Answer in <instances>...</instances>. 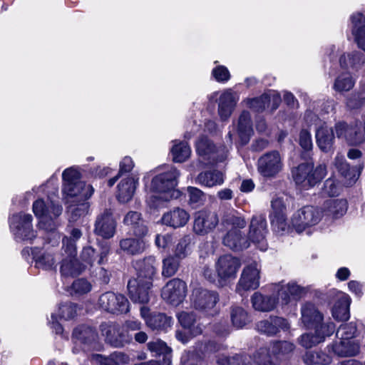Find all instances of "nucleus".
Listing matches in <instances>:
<instances>
[{"instance_id": "obj_39", "label": "nucleus", "mask_w": 365, "mask_h": 365, "mask_svg": "<svg viewBox=\"0 0 365 365\" xmlns=\"http://www.w3.org/2000/svg\"><path fill=\"white\" fill-rule=\"evenodd\" d=\"M123 222L125 225L130 227L133 235L136 237H144L148 233L147 226L140 218V215L137 212H128L124 217Z\"/></svg>"}, {"instance_id": "obj_19", "label": "nucleus", "mask_w": 365, "mask_h": 365, "mask_svg": "<svg viewBox=\"0 0 365 365\" xmlns=\"http://www.w3.org/2000/svg\"><path fill=\"white\" fill-rule=\"evenodd\" d=\"M218 222L219 219L215 212L200 210L194 216L193 232L197 235H206L215 229Z\"/></svg>"}, {"instance_id": "obj_62", "label": "nucleus", "mask_w": 365, "mask_h": 365, "mask_svg": "<svg viewBox=\"0 0 365 365\" xmlns=\"http://www.w3.org/2000/svg\"><path fill=\"white\" fill-rule=\"evenodd\" d=\"M77 314V307L71 302L61 304L58 309V315L60 319L69 320L73 319Z\"/></svg>"}, {"instance_id": "obj_44", "label": "nucleus", "mask_w": 365, "mask_h": 365, "mask_svg": "<svg viewBox=\"0 0 365 365\" xmlns=\"http://www.w3.org/2000/svg\"><path fill=\"white\" fill-rule=\"evenodd\" d=\"M322 213L334 218H338L345 214L347 210L346 201L344 199H329L323 205Z\"/></svg>"}, {"instance_id": "obj_37", "label": "nucleus", "mask_w": 365, "mask_h": 365, "mask_svg": "<svg viewBox=\"0 0 365 365\" xmlns=\"http://www.w3.org/2000/svg\"><path fill=\"white\" fill-rule=\"evenodd\" d=\"M109 253V247L106 245L103 246L99 252H97L93 247H84L81 252V259L88 264L93 266L96 262L98 264H102L107 260V256Z\"/></svg>"}, {"instance_id": "obj_56", "label": "nucleus", "mask_w": 365, "mask_h": 365, "mask_svg": "<svg viewBox=\"0 0 365 365\" xmlns=\"http://www.w3.org/2000/svg\"><path fill=\"white\" fill-rule=\"evenodd\" d=\"M355 84V80L350 73H342L335 79L334 89L338 92L350 91Z\"/></svg>"}, {"instance_id": "obj_48", "label": "nucleus", "mask_w": 365, "mask_h": 365, "mask_svg": "<svg viewBox=\"0 0 365 365\" xmlns=\"http://www.w3.org/2000/svg\"><path fill=\"white\" fill-rule=\"evenodd\" d=\"M90 205L83 199L77 203L71 204L68 207L67 213L69 222H76L88 214Z\"/></svg>"}, {"instance_id": "obj_27", "label": "nucleus", "mask_w": 365, "mask_h": 365, "mask_svg": "<svg viewBox=\"0 0 365 365\" xmlns=\"http://www.w3.org/2000/svg\"><path fill=\"white\" fill-rule=\"evenodd\" d=\"M221 346L217 344L214 341H208L205 343H199L195 347V353L187 352L182 354L181 358L182 365H197L195 364V355L198 358H202L210 354L212 352L217 351L220 349Z\"/></svg>"}, {"instance_id": "obj_43", "label": "nucleus", "mask_w": 365, "mask_h": 365, "mask_svg": "<svg viewBox=\"0 0 365 365\" xmlns=\"http://www.w3.org/2000/svg\"><path fill=\"white\" fill-rule=\"evenodd\" d=\"M195 182L207 187L220 185L224 182L223 173L217 170L201 172L197 176Z\"/></svg>"}, {"instance_id": "obj_8", "label": "nucleus", "mask_w": 365, "mask_h": 365, "mask_svg": "<svg viewBox=\"0 0 365 365\" xmlns=\"http://www.w3.org/2000/svg\"><path fill=\"white\" fill-rule=\"evenodd\" d=\"M240 265V259L230 255H225L219 257L215 264L217 284L225 286L230 280L234 279Z\"/></svg>"}, {"instance_id": "obj_57", "label": "nucleus", "mask_w": 365, "mask_h": 365, "mask_svg": "<svg viewBox=\"0 0 365 365\" xmlns=\"http://www.w3.org/2000/svg\"><path fill=\"white\" fill-rule=\"evenodd\" d=\"M230 317L233 326L237 329L242 328L250 322L247 312L242 307H233Z\"/></svg>"}, {"instance_id": "obj_29", "label": "nucleus", "mask_w": 365, "mask_h": 365, "mask_svg": "<svg viewBox=\"0 0 365 365\" xmlns=\"http://www.w3.org/2000/svg\"><path fill=\"white\" fill-rule=\"evenodd\" d=\"M190 220V214L180 207H175L164 213L161 221L165 225L179 228L184 227Z\"/></svg>"}, {"instance_id": "obj_31", "label": "nucleus", "mask_w": 365, "mask_h": 365, "mask_svg": "<svg viewBox=\"0 0 365 365\" xmlns=\"http://www.w3.org/2000/svg\"><path fill=\"white\" fill-rule=\"evenodd\" d=\"M223 244L234 251H241L250 247L249 240L242 235L241 230H229L223 237Z\"/></svg>"}, {"instance_id": "obj_33", "label": "nucleus", "mask_w": 365, "mask_h": 365, "mask_svg": "<svg viewBox=\"0 0 365 365\" xmlns=\"http://www.w3.org/2000/svg\"><path fill=\"white\" fill-rule=\"evenodd\" d=\"M138 185V180L133 177L123 178L118 184L117 198L123 203L130 201L135 193Z\"/></svg>"}, {"instance_id": "obj_41", "label": "nucleus", "mask_w": 365, "mask_h": 365, "mask_svg": "<svg viewBox=\"0 0 365 365\" xmlns=\"http://www.w3.org/2000/svg\"><path fill=\"white\" fill-rule=\"evenodd\" d=\"M36 266L43 269H53L56 267V257L51 250L32 251Z\"/></svg>"}, {"instance_id": "obj_22", "label": "nucleus", "mask_w": 365, "mask_h": 365, "mask_svg": "<svg viewBox=\"0 0 365 365\" xmlns=\"http://www.w3.org/2000/svg\"><path fill=\"white\" fill-rule=\"evenodd\" d=\"M116 230V222L113 219L110 210H106L98 215L94 232L105 239H109L114 236Z\"/></svg>"}, {"instance_id": "obj_54", "label": "nucleus", "mask_w": 365, "mask_h": 365, "mask_svg": "<svg viewBox=\"0 0 365 365\" xmlns=\"http://www.w3.org/2000/svg\"><path fill=\"white\" fill-rule=\"evenodd\" d=\"M294 344L283 341H274L269 344V349L273 356L277 358H282L292 353L294 349Z\"/></svg>"}, {"instance_id": "obj_46", "label": "nucleus", "mask_w": 365, "mask_h": 365, "mask_svg": "<svg viewBox=\"0 0 365 365\" xmlns=\"http://www.w3.org/2000/svg\"><path fill=\"white\" fill-rule=\"evenodd\" d=\"M96 339L97 334L95 330L84 325L76 328L73 333V339L75 341V343L80 342L94 347Z\"/></svg>"}, {"instance_id": "obj_36", "label": "nucleus", "mask_w": 365, "mask_h": 365, "mask_svg": "<svg viewBox=\"0 0 365 365\" xmlns=\"http://www.w3.org/2000/svg\"><path fill=\"white\" fill-rule=\"evenodd\" d=\"M237 132L242 145H245L250 141L253 135V128L249 112L242 111L240 114L237 122Z\"/></svg>"}, {"instance_id": "obj_52", "label": "nucleus", "mask_w": 365, "mask_h": 365, "mask_svg": "<svg viewBox=\"0 0 365 365\" xmlns=\"http://www.w3.org/2000/svg\"><path fill=\"white\" fill-rule=\"evenodd\" d=\"M331 361V357L322 351H307L303 356V361L307 365H327Z\"/></svg>"}, {"instance_id": "obj_1", "label": "nucleus", "mask_w": 365, "mask_h": 365, "mask_svg": "<svg viewBox=\"0 0 365 365\" xmlns=\"http://www.w3.org/2000/svg\"><path fill=\"white\" fill-rule=\"evenodd\" d=\"M179 176L180 172L175 168L169 167L153 178L146 200L150 208H160L180 196V191L175 189Z\"/></svg>"}, {"instance_id": "obj_49", "label": "nucleus", "mask_w": 365, "mask_h": 365, "mask_svg": "<svg viewBox=\"0 0 365 365\" xmlns=\"http://www.w3.org/2000/svg\"><path fill=\"white\" fill-rule=\"evenodd\" d=\"M170 150L173 160L175 163H183L191 154V149L186 142L174 140Z\"/></svg>"}, {"instance_id": "obj_25", "label": "nucleus", "mask_w": 365, "mask_h": 365, "mask_svg": "<svg viewBox=\"0 0 365 365\" xmlns=\"http://www.w3.org/2000/svg\"><path fill=\"white\" fill-rule=\"evenodd\" d=\"M258 331L264 334L272 336L277 334L281 330L289 329V324L287 319L277 317L270 316L269 319L262 320L256 324Z\"/></svg>"}, {"instance_id": "obj_9", "label": "nucleus", "mask_w": 365, "mask_h": 365, "mask_svg": "<svg viewBox=\"0 0 365 365\" xmlns=\"http://www.w3.org/2000/svg\"><path fill=\"white\" fill-rule=\"evenodd\" d=\"M361 123L349 126L344 122L335 124L334 128L337 138H344L349 145H356L365 141V115L361 117Z\"/></svg>"}, {"instance_id": "obj_13", "label": "nucleus", "mask_w": 365, "mask_h": 365, "mask_svg": "<svg viewBox=\"0 0 365 365\" xmlns=\"http://www.w3.org/2000/svg\"><path fill=\"white\" fill-rule=\"evenodd\" d=\"M140 315L146 326L157 333L168 331L173 324L172 317L161 312H150V309L145 306L141 307Z\"/></svg>"}, {"instance_id": "obj_28", "label": "nucleus", "mask_w": 365, "mask_h": 365, "mask_svg": "<svg viewBox=\"0 0 365 365\" xmlns=\"http://www.w3.org/2000/svg\"><path fill=\"white\" fill-rule=\"evenodd\" d=\"M156 262L154 257H150L143 260H138L133 263V267L137 272V278L132 280H136L138 282H145V281H151L156 274Z\"/></svg>"}, {"instance_id": "obj_55", "label": "nucleus", "mask_w": 365, "mask_h": 365, "mask_svg": "<svg viewBox=\"0 0 365 365\" xmlns=\"http://www.w3.org/2000/svg\"><path fill=\"white\" fill-rule=\"evenodd\" d=\"M102 334L106 336V340L114 346H122L125 339L122 335L118 334V330L114 325H103Z\"/></svg>"}, {"instance_id": "obj_6", "label": "nucleus", "mask_w": 365, "mask_h": 365, "mask_svg": "<svg viewBox=\"0 0 365 365\" xmlns=\"http://www.w3.org/2000/svg\"><path fill=\"white\" fill-rule=\"evenodd\" d=\"M322 217V211L314 206H304L297 210L292 217L294 230L301 233L307 228L316 225Z\"/></svg>"}, {"instance_id": "obj_24", "label": "nucleus", "mask_w": 365, "mask_h": 365, "mask_svg": "<svg viewBox=\"0 0 365 365\" xmlns=\"http://www.w3.org/2000/svg\"><path fill=\"white\" fill-rule=\"evenodd\" d=\"M153 286L151 281L138 282L136 280H129L128 283V294L134 303L147 304L150 300V289Z\"/></svg>"}, {"instance_id": "obj_2", "label": "nucleus", "mask_w": 365, "mask_h": 365, "mask_svg": "<svg viewBox=\"0 0 365 365\" xmlns=\"http://www.w3.org/2000/svg\"><path fill=\"white\" fill-rule=\"evenodd\" d=\"M57 181L56 176H51L45 185L46 187H53L51 193L48 194L46 200L38 199L33 204V212L39 220V227L50 232L54 231L58 226L56 220L61 215L63 210L62 206L57 200Z\"/></svg>"}, {"instance_id": "obj_20", "label": "nucleus", "mask_w": 365, "mask_h": 365, "mask_svg": "<svg viewBox=\"0 0 365 365\" xmlns=\"http://www.w3.org/2000/svg\"><path fill=\"white\" fill-rule=\"evenodd\" d=\"M197 154L204 159L212 160L213 162H221L227 158L228 150L225 147L217 149L205 136H201L195 143Z\"/></svg>"}, {"instance_id": "obj_4", "label": "nucleus", "mask_w": 365, "mask_h": 365, "mask_svg": "<svg viewBox=\"0 0 365 365\" xmlns=\"http://www.w3.org/2000/svg\"><path fill=\"white\" fill-rule=\"evenodd\" d=\"M292 178L296 185L301 189L308 190L313 187L327 175L325 165H319L316 168L311 163L299 164L292 170Z\"/></svg>"}, {"instance_id": "obj_47", "label": "nucleus", "mask_w": 365, "mask_h": 365, "mask_svg": "<svg viewBox=\"0 0 365 365\" xmlns=\"http://www.w3.org/2000/svg\"><path fill=\"white\" fill-rule=\"evenodd\" d=\"M138 238H125L120 241V247L122 250L128 254L138 255L142 253L146 247V241L143 237Z\"/></svg>"}, {"instance_id": "obj_59", "label": "nucleus", "mask_w": 365, "mask_h": 365, "mask_svg": "<svg viewBox=\"0 0 365 365\" xmlns=\"http://www.w3.org/2000/svg\"><path fill=\"white\" fill-rule=\"evenodd\" d=\"M242 103L254 111L262 112L268 106L267 93H264L258 98L245 99L242 101Z\"/></svg>"}, {"instance_id": "obj_35", "label": "nucleus", "mask_w": 365, "mask_h": 365, "mask_svg": "<svg viewBox=\"0 0 365 365\" xmlns=\"http://www.w3.org/2000/svg\"><path fill=\"white\" fill-rule=\"evenodd\" d=\"M351 298L344 292H339L337 300L332 309L333 317L339 321H345L349 318V306Z\"/></svg>"}, {"instance_id": "obj_18", "label": "nucleus", "mask_w": 365, "mask_h": 365, "mask_svg": "<svg viewBox=\"0 0 365 365\" xmlns=\"http://www.w3.org/2000/svg\"><path fill=\"white\" fill-rule=\"evenodd\" d=\"M98 304L103 310L113 314H123L129 311V302L125 297L112 292L101 294Z\"/></svg>"}, {"instance_id": "obj_26", "label": "nucleus", "mask_w": 365, "mask_h": 365, "mask_svg": "<svg viewBox=\"0 0 365 365\" xmlns=\"http://www.w3.org/2000/svg\"><path fill=\"white\" fill-rule=\"evenodd\" d=\"M316 142L319 149L325 153L333 150L334 144V135L333 129L329 127L325 122L319 120V124L316 128Z\"/></svg>"}, {"instance_id": "obj_17", "label": "nucleus", "mask_w": 365, "mask_h": 365, "mask_svg": "<svg viewBox=\"0 0 365 365\" xmlns=\"http://www.w3.org/2000/svg\"><path fill=\"white\" fill-rule=\"evenodd\" d=\"M271 289L276 296L277 302L280 299L283 304L290 302L291 298H299L306 292L304 287L300 286L294 281L284 283L282 281L279 283L272 284Z\"/></svg>"}, {"instance_id": "obj_15", "label": "nucleus", "mask_w": 365, "mask_h": 365, "mask_svg": "<svg viewBox=\"0 0 365 365\" xmlns=\"http://www.w3.org/2000/svg\"><path fill=\"white\" fill-rule=\"evenodd\" d=\"M186 294L187 284L178 278L170 279L161 291V297L163 300L173 306L181 304L185 299Z\"/></svg>"}, {"instance_id": "obj_23", "label": "nucleus", "mask_w": 365, "mask_h": 365, "mask_svg": "<svg viewBox=\"0 0 365 365\" xmlns=\"http://www.w3.org/2000/svg\"><path fill=\"white\" fill-rule=\"evenodd\" d=\"M300 311V322L306 329L317 327L324 321L323 314L312 303L306 302L303 304Z\"/></svg>"}, {"instance_id": "obj_61", "label": "nucleus", "mask_w": 365, "mask_h": 365, "mask_svg": "<svg viewBox=\"0 0 365 365\" xmlns=\"http://www.w3.org/2000/svg\"><path fill=\"white\" fill-rule=\"evenodd\" d=\"M356 332V326L354 322L341 324L336 331V336L339 339L343 340H355Z\"/></svg>"}, {"instance_id": "obj_32", "label": "nucleus", "mask_w": 365, "mask_h": 365, "mask_svg": "<svg viewBox=\"0 0 365 365\" xmlns=\"http://www.w3.org/2000/svg\"><path fill=\"white\" fill-rule=\"evenodd\" d=\"M341 68L350 72L358 71L365 63L364 55L358 51L344 53L339 58Z\"/></svg>"}, {"instance_id": "obj_10", "label": "nucleus", "mask_w": 365, "mask_h": 365, "mask_svg": "<svg viewBox=\"0 0 365 365\" xmlns=\"http://www.w3.org/2000/svg\"><path fill=\"white\" fill-rule=\"evenodd\" d=\"M239 95L232 89H225L220 93L214 92L209 96L210 101L218 100L217 113L221 120L229 119L239 101Z\"/></svg>"}, {"instance_id": "obj_34", "label": "nucleus", "mask_w": 365, "mask_h": 365, "mask_svg": "<svg viewBox=\"0 0 365 365\" xmlns=\"http://www.w3.org/2000/svg\"><path fill=\"white\" fill-rule=\"evenodd\" d=\"M359 343L357 340H343L334 343L331 351L341 357L353 356L359 352Z\"/></svg>"}, {"instance_id": "obj_7", "label": "nucleus", "mask_w": 365, "mask_h": 365, "mask_svg": "<svg viewBox=\"0 0 365 365\" xmlns=\"http://www.w3.org/2000/svg\"><path fill=\"white\" fill-rule=\"evenodd\" d=\"M282 157L277 150L267 152L257 160L258 173L264 178H275L283 169Z\"/></svg>"}, {"instance_id": "obj_58", "label": "nucleus", "mask_w": 365, "mask_h": 365, "mask_svg": "<svg viewBox=\"0 0 365 365\" xmlns=\"http://www.w3.org/2000/svg\"><path fill=\"white\" fill-rule=\"evenodd\" d=\"M180 261L173 255H168L163 260L162 275L165 277L173 276L180 266Z\"/></svg>"}, {"instance_id": "obj_38", "label": "nucleus", "mask_w": 365, "mask_h": 365, "mask_svg": "<svg viewBox=\"0 0 365 365\" xmlns=\"http://www.w3.org/2000/svg\"><path fill=\"white\" fill-rule=\"evenodd\" d=\"M251 302L253 308L259 312H270L277 304V299L274 294L270 296H265L259 292H255L251 297Z\"/></svg>"}, {"instance_id": "obj_11", "label": "nucleus", "mask_w": 365, "mask_h": 365, "mask_svg": "<svg viewBox=\"0 0 365 365\" xmlns=\"http://www.w3.org/2000/svg\"><path fill=\"white\" fill-rule=\"evenodd\" d=\"M267 232L265 217L262 215L253 216L249 227L248 238H247L249 242H252L259 250L266 251L268 247L266 238Z\"/></svg>"}, {"instance_id": "obj_3", "label": "nucleus", "mask_w": 365, "mask_h": 365, "mask_svg": "<svg viewBox=\"0 0 365 365\" xmlns=\"http://www.w3.org/2000/svg\"><path fill=\"white\" fill-rule=\"evenodd\" d=\"M63 193L66 197H78L87 200L91 197L93 187L81 180V173L74 168L66 169L62 173Z\"/></svg>"}, {"instance_id": "obj_51", "label": "nucleus", "mask_w": 365, "mask_h": 365, "mask_svg": "<svg viewBox=\"0 0 365 365\" xmlns=\"http://www.w3.org/2000/svg\"><path fill=\"white\" fill-rule=\"evenodd\" d=\"M273 230L280 235L290 233L293 230L292 221L288 223L286 214L270 216Z\"/></svg>"}, {"instance_id": "obj_63", "label": "nucleus", "mask_w": 365, "mask_h": 365, "mask_svg": "<svg viewBox=\"0 0 365 365\" xmlns=\"http://www.w3.org/2000/svg\"><path fill=\"white\" fill-rule=\"evenodd\" d=\"M91 283L85 279H78L75 280L70 289L72 295H81L89 292L91 290Z\"/></svg>"}, {"instance_id": "obj_12", "label": "nucleus", "mask_w": 365, "mask_h": 365, "mask_svg": "<svg viewBox=\"0 0 365 365\" xmlns=\"http://www.w3.org/2000/svg\"><path fill=\"white\" fill-rule=\"evenodd\" d=\"M260 271L261 265L256 261L247 264L237 284V292L242 295L244 292L257 289L259 286Z\"/></svg>"}, {"instance_id": "obj_45", "label": "nucleus", "mask_w": 365, "mask_h": 365, "mask_svg": "<svg viewBox=\"0 0 365 365\" xmlns=\"http://www.w3.org/2000/svg\"><path fill=\"white\" fill-rule=\"evenodd\" d=\"M148 350L156 356H163L162 365L171 364V349L167 346L165 342L157 339L151 341L147 344Z\"/></svg>"}, {"instance_id": "obj_64", "label": "nucleus", "mask_w": 365, "mask_h": 365, "mask_svg": "<svg viewBox=\"0 0 365 365\" xmlns=\"http://www.w3.org/2000/svg\"><path fill=\"white\" fill-rule=\"evenodd\" d=\"M322 339V337L321 335H317L316 332L314 331V334H303L298 339V342L304 348L309 349L321 343Z\"/></svg>"}, {"instance_id": "obj_53", "label": "nucleus", "mask_w": 365, "mask_h": 365, "mask_svg": "<svg viewBox=\"0 0 365 365\" xmlns=\"http://www.w3.org/2000/svg\"><path fill=\"white\" fill-rule=\"evenodd\" d=\"M97 359L101 365H125L130 362V357L127 354L118 351L113 352L108 357L98 355Z\"/></svg>"}, {"instance_id": "obj_30", "label": "nucleus", "mask_w": 365, "mask_h": 365, "mask_svg": "<svg viewBox=\"0 0 365 365\" xmlns=\"http://www.w3.org/2000/svg\"><path fill=\"white\" fill-rule=\"evenodd\" d=\"M334 166L344 178V184L350 186L357 180L360 170L357 168H350L344 157L338 153L334 159Z\"/></svg>"}, {"instance_id": "obj_60", "label": "nucleus", "mask_w": 365, "mask_h": 365, "mask_svg": "<svg viewBox=\"0 0 365 365\" xmlns=\"http://www.w3.org/2000/svg\"><path fill=\"white\" fill-rule=\"evenodd\" d=\"M223 223L227 226H230V230H239L245 227L247 225L245 219L235 212L226 215L224 217Z\"/></svg>"}, {"instance_id": "obj_40", "label": "nucleus", "mask_w": 365, "mask_h": 365, "mask_svg": "<svg viewBox=\"0 0 365 365\" xmlns=\"http://www.w3.org/2000/svg\"><path fill=\"white\" fill-rule=\"evenodd\" d=\"M352 34L358 46L365 51V19L362 14L357 13L351 16Z\"/></svg>"}, {"instance_id": "obj_21", "label": "nucleus", "mask_w": 365, "mask_h": 365, "mask_svg": "<svg viewBox=\"0 0 365 365\" xmlns=\"http://www.w3.org/2000/svg\"><path fill=\"white\" fill-rule=\"evenodd\" d=\"M68 243L66 251H63L62 253L63 258L61 265V272L63 276L80 274L85 269L86 265L81 264L76 259V247L73 245V243L70 242Z\"/></svg>"}, {"instance_id": "obj_16", "label": "nucleus", "mask_w": 365, "mask_h": 365, "mask_svg": "<svg viewBox=\"0 0 365 365\" xmlns=\"http://www.w3.org/2000/svg\"><path fill=\"white\" fill-rule=\"evenodd\" d=\"M271 289L276 296L277 302L280 299L283 304L290 302L291 298H299L306 292L304 287L300 286L294 281L284 283L282 281L279 283L272 284Z\"/></svg>"}, {"instance_id": "obj_42", "label": "nucleus", "mask_w": 365, "mask_h": 365, "mask_svg": "<svg viewBox=\"0 0 365 365\" xmlns=\"http://www.w3.org/2000/svg\"><path fill=\"white\" fill-rule=\"evenodd\" d=\"M194 247L191 235H186L180 238L173 249V256L178 260H182L191 255Z\"/></svg>"}, {"instance_id": "obj_14", "label": "nucleus", "mask_w": 365, "mask_h": 365, "mask_svg": "<svg viewBox=\"0 0 365 365\" xmlns=\"http://www.w3.org/2000/svg\"><path fill=\"white\" fill-rule=\"evenodd\" d=\"M219 301L217 292L202 288H196L192 291L191 302L195 309L207 314H214V308Z\"/></svg>"}, {"instance_id": "obj_5", "label": "nucleus", "mask_w": 365, "mask_h": 365, "mask_svg": "<svg viewBox=\"0 0 365 365\" xmlns=\"http://www.w3.org/2000/svg\"><path fill=\"white\" fill-rule=\"evenodd\" d=\"M33 217L30 214L19 212L9 218L11 231L17 241L31 242L36 237L33 229Z\"/></svg>"}, {"instance_id": "obj_50", "label": "nucleus", "mask_w": 365, "mask_h": 365, "mask_svg": "<svg viewBox=\"0 0 365 365\" xmlns=\"http://www.w3.org/2000/svg\"><path fill=\"white\" fill-rule=\"evenodd\" d=\"M179 323L185 329H190L191 334L194 336L200 334L202 331L200 325H195L196 322L195 315L192 312H182L177 315Z\"/></svg>"}]
</instances>
